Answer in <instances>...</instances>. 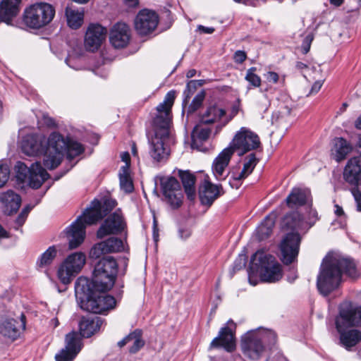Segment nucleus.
I'll use <instances>...</instances> for the list:
<instances>
[{
    "mask_svg": "<svg viewBox=\"0 0 361 361\" xmlns=\"http://www.w3.org/2000/svg\"><path fill=\"white\" fill-rule=\"evenodd\" d=\"M159 22L157 14L152 11L144 9L140 11L135 20V27L141 35H146L157 27Z\"/></svg>",
    "mask_w": 361,
    "mask_h": 361,
    "instance_id": "16",
    "label": "nucleus"
},
{
    "mask_svg": "<svg viewBox=\"0 0 361 361\" xmlns=\"http://www.w3.org/2000/svg\"><path fill=\"white\" fill-rule=\"evenodd\" d=\"M351 192L356 202L357 211L361 212V190L357 186H355L352 188Z\"/></svg>",
    "mask_w": 361,
    "mask_h": 361,
    "instance_id": "52",
    "label": "nucleus"
},
{
    "mask_svg": "<svg viewBox=\"0 0 361 361\" xmlns=\"http://www.w3.org/2000/svg\"><path fill=\"white\" fill-rule=\"evenodd\" d=\"M211 348H223L227 352L231 353L235 349V341L233 331L228 326L221 329L219 336L213 339Z\"/></svg>",
    "mask_w": 361,
    "mask_h": 361,
    "instance_id": "24",
    "label": "nucleus"
},
{
    "mask_svg": "<svg viewBox=\"0 0 361 361\" xmlns=\"http://www.w3.org/2000/svg\"><path fill=\"white\" fill-rule=\"evenodd\" d=\"M275 224L274 218L271 216H267L262 221L260 225L256 229V235L259 240L267 238L272 232Z\"/></svg>",
    "mask_w": 361,
    "mask_h": 361,
    "instance_id": "36",
    "label": "nucleus"
},
{
    "mask_svg": "<svg viewBox=\"0 0 361 361\" xmlns=\"http://www.w3.org/2000/svg\"><path fill=\"white\" fill-rule=\"evenodd\" d=\"M16 167L18 179L23 182L27 180L30 187L34 189L39 188L49 178V173L38 161L30 167L23 162H18Z\"/></svg>",
    "mask_w": 361,
    "mask_h": 361,
    "instance_id": "10",
    "label": "nucleus"
},
{
    "mask_svg": "<svg viewBox=\"0 0 361 361\" xmlns=\"http://www.w3.org/2000/svg\"><path fill=\"white\" fill-rule=\"evenodd\" d=\"M25 314H22L20 322L13 318L2 320L0 322V334L15 341L20 336L21 331L25 330Z\"/></svg>",
    "mask_w": 361,
    "mask_h": 361,
    "instance_id": "20",
    "label": "nucleus"
},
{
    "mask_svg": "<svg viewBox=\"0 0 361 361\" xmlns=\"http://www.w3.org/2000/svg\"><path fill=\"white\" fill-rule=\"evenodd\" d=\"M256 70L255 67H251L247 71L245 79L249 82L248 90L252 87H259L261 85L262 80L260 77L255 73Z\"/></svg>",
    "mask_w": 361,
    "mask_h": 361,
    "instance_id": "43",
    "label": "nucleus"
},
{
    "mask_svg": "<svg viewBox=\"0 0 361 361\" xmlns=\"http://www.w3.org/2000/svg\"><path fill=\"white\" fill-rule=\"evenodd\" d=\"M126 224L120 210L109 215L102 224L97 232L98 238H103L110 234H118L125 230Z\"/></svg>",
    "mask_w": 361,
    "mask_h": 361,
    "instance_id": "15",
    "label": "nucleus"
},
{
    "mask_svg": "<svg viewBox=\"0 0 361 361\" xmlns=\"http://www.w3.org/2000/svg\"><path fill=\"white\" fill-rule=\"evenodd\" d=\"M158 228H157V221L156 219H154L153 221V238L155 241H157L158 240Z\"/></svg>",
    "mask_w": 361,
    "mask_h": 361,
    "instance_id": "60",
    "label": "nucleus"
},
{
    "mask_svg": "<svg viewBox=\"0 0 361 361\" xmlns=\"http://www.w3.org/2000/svg\"><path fill=\"white\" fill-rule=\"evenodd\" d=\"M107 30L99 24L89 25L85 37V47L89 51H97L105 39Z\"/></svg>",
    "mask_w": 361,
    "mask_h": 361,
    "instance_id": "18",
    "label": "nucleus"
},
{
    "mask_svg": "<svg viewBox=\"0 0 361 361\" xmlns=\"http://www.w3.org/2000/svg\"><path fill=\"white\" fill-rule=\"evenodd\" d=\"M176 99V91L171 90L165 96L163 102L156 108L152 125L154 130V137L152 138L150 154L153 159L161 161L169 155V149L165 147L164 141L169 135V127L171 121V108Z\"/></svg>",
    "mask_w": 361,
    "mask_h": 361,
    "instance_id": "2",
    "label": "nucleus"
},
{
    "mask_svg": "<svg viewBox=\"0 0 361 361\" xmlns=\"http://www.w3.org/2000/svg\"><path fill=\"white\" fill-rule=\"evenodd\" d=\"M356 279L360 271L355 261L338 254H329L323 259L317 279V287L324 296L338 288L342 276Z\"/></svg>",
    "mask_w": 361,
    "mask_h": 361,
    "instance_id": "1",
    "label": "nucleus"
},
{
    "mask_svg": "<svg viewBox=\"0 0 361 361\" xmlns=\"http://www.w3.org/2000/svg\"><path fill=\"white\" fill-rule=\"evenodd\" d=\"M110 42L116 49L125 47L130 40V29L124 23H117L111 30Z\"/></svg>",
    "mask_w": 361,
    "mask_h": 361,
    "instance_id": "23",
    "label": "nucleus"
},
{
    "mask_svg": "<svg viewBox=\"0 0 361 361\" xmlns=\"http://www.w3.org/2000/svg\"><path fill=\"white\" fill-rule=\"evenodd\" d=\"M198 30L203 33L212 34L214 32V28L212 27H205L203 25H199Z\"/></svg>",
    "mask_w": 361,
    "mask_h": 361,
    "instance_id": "59",
    "label": "nucleus"
},
{
    "mask_svg": "<svg viewBox=\"0 0 361 361\" xmlns=\"http://www.w3.org/2000/svg\"><path fill=\"white\" fill-rule=\"evenodd\" d=\"M312 202L310 191L307 189L294 188L286 199L288 207L310 204Z\"/></svg>",
    "mask_w": 361,
    "mask_h": 361,
    "instance_id": "27",
    "label": "nucleus"
},
{
    "mask_svg": "<svg viewBox=\"0 0 361 361\" xmlns=\"http://www.w3.org/2000/svg\"><path fill=\"white\" fill-rule=\"evenodd\" d=\"M225 114L226 111L224 109L219 108L215 105L211 106L207 108L202 116L201 122L204 124L213 123L219 121Z\"/></svg>",
    "mask_w": 361,
    "mask_h": 361,
    "instance_id": "35",
    "label": "nucleus"
},
{
    "mask_svg": "<svg viewBox=\"0 0 361 361\" xmlns=\"http://www.w3.org/2000/svg\"><path fill=\"white\" fill-rule=\"evenodd\" d=\"M343 178L353 186L361 183V157H354L348 160L344 169Z\"/></svg>",
    "mask_w": 361,
    "mask_h": 361,
    "instance_id": "22",
    "label": "nucleus"
},
{
    "mask_svg": "<svg viewBox=\"0 0 361 361\" xmlns=\"http://www.w3.org/2000/svg\"><path fill=\"white\" fill-rule=\"evenodd\" d=\"M57 250L54 245L50 246L44 252H43L37 261V267L39 268H45L49 266L56 257Z\"/></svg>",
    "mask_w": 361,
    "mask_h": 361,
    "instance_id": "38",
    "label": "nucleus"
},
{
    "mask_svg": "<svg viewBox=\"0 0 361 361\" xmlns=\"http://www.w3.org/2000/svg\"><path fill=\"white\" fill-rule=\"evenodd\" d=\"M66 16L67 23L72 29L79 28L83 23V11L75 9L73 6L66 8Z\"/></svg>",
    "mask_w": 361,
    "mask_h": 361,
    "instance_id": "32",
    "label": "nucleus"
},
{
    "mask_svg": "<svg viewBox=\"0 0 361 361\" xmlns=\"http://www.w3.org/2000/svg\"><path fill=\"white\" fill-rule=\"evenodd\" d=\"M27 216L25 215V212H21L15 220L12 227L15 230H18L25 223Z\"/></svg>",
    "mask_w": 361,
    "mask_h": 361,
    "instance_id": "51",
    "label": "nucleus"
},
{
    "mask_svg": "<svg viewBox=\"0 0 361 361\" xmlns=\"http://www.w3.org/2000/svg\"><path fill=\"white\" fill-rule=\"evenodd\" d=\"M161 186L163 195L171 208L180 207L183 202V195L178 180L173 176L163 178L161 180Z\"/></svg>",
    "mask_w": 361,
    "mask_h": 361,
    "instance_id": "13",
    "label": "nucleus"
},
{
    "mask_svg": "<svg viewBox=\"0 0 361 361\" xmlns=\"http://www.w3.org/2000/svg\"><path fill=\"white\" fill-rule=\"evenodd\" d=\"M0 202L4 205L6 212L11 215L20 208L21 198L13 190H8L0 194Z\"/></svg>",
    "mask_w": 361,
    "mask_h": 361,
    "instance_id": "30",
    "label": "nucleus"
},
{
    "mask_svg": "<svg viewBox=\"0 0 361 361\" xmlns=\"http://www.w3.org/2000/svg\"><path fill=\"white\" fill-rule=\"evenodd\" d=\"M242 261V259H239V262H238V260H236L234 263V266H233V269L234 270H240L243 267H245V261L244 262H241Z\"/></svg>",
    "mask_w": 361,
    "mask_h": 361,
    "instance_id": "62",
    "label": "nucleus"
},
{
    "mask_svg": "<svg viewBox=\"0 0 361 361\" xmlns=\"http://www.w3.org/2000/svg\"><path fill=\"white\" fill-rule=\"evenodd\" d=\"M309 211L307 215V220L305 221L307 225V230L310 228L312 226L314 225L316 221L319 219L318 213L316 209L312 208V202L308 204Z\"/></svg>",
    "mask_w": 361,
    "mask_h": 361,
    "instance_id": "46",
    "label": "nucleus"
},
{
    "mask_svg": "<svg viewBox=\"0 0 361 361\" xmlns=\"http://www.w3.org/2000/svg\"><path fill=\"white\" fill-rule=\"evenodd\" d=\"M42 120L44 123L48 127L53 128L56 126L54 119L47 115H44Z\"/></svg>",
    "mask_w": 361,
    "mask_h": 361,
    "instance_id": "57",
    "label": "nucleus"
},
{
    "mask_svg": "<svg viewBox=\"0 0 361 361\" xmlns=\"http://www.w3.org/2000/svg\"><path fill=\"white\" fill-rule=\"evenodd\" d=\"M101 265H96L94 269L92 279L90 280L85 277H79L78 279H84L88 283V287L94 288L99 292H107L114 285L117 274L110 275L108 271L102 269Z\"/></svg>",
    "mask_w": 361,
    "mask_h": 361,
    "instance_id": "14",
    "label": "nucleus"
},
{
    "mask_svg": "<svg viewBox=\"0 0 361 361\" xmlns=\"http://www.w3.org/2000/svg\"><path fill=\"white\" fill-rule=\"evenodd\" d=\"M335 214L338 216H341L343 215L344 212H343V208L341 206L336 204L335 205Z\"/></svg>",
    "mask_w": 361,
    "mask_h": 361,
    "instance_id": "64",
    "label": "nucleus"
},
{
    "mask_svg": "<svg viewBox=\"0 0 361 361\" xmlns=\"http://www.w3.org/2000/svg\"><path fill=\"white\" fill-rule=\"evenodd\" d=\"M86 257L82 252L70 255L59 266L57 276L59 281L66 285L81 271L85 264Z\"/></svg>",
    "mask_w": 361,
    "mask_h": 361,
    "instance_id": "11",
    "label": "nucleus"
},
{
    "mask_svg": "<svg viewBox=\"0 0 361 361\" xmlns=\"http://www.w3.org/2000/svg\"><path fill=\"white\" fill-rule=\"evenodd\" d=\"M361 325V305L355 307L345 302L339 307V314L336 318V327L340 334V341L348 350L356 345L361 341V331L348 329Z\"/></svg>",
    "mask_w": 361,
    "mask_h": 361,
    "instance_id": "5",
    "label": "nucleus"
},
{
    "mask_svg": "<svg viewBox=\"0 0 361 361\" xmlns=\"http://www.w3.org/2000/svg\"><path fill=\"white\" fill-rule=\"evenodd\" d=\"M301 236L298 232L288 233L280 243L281 259L286 265L293 263L298 257Z\"/></svg>",
    "mask_w": 361,
    "mask_h": 361,
    "instance_id": "12",
    "label": "nucleus"
},
{
    "mask_svg": "<svg viewBox=\"0 0 361 361\" xmlns=\"http://www.w3.org/2000/svg\"><path fill=\"white\" fill-rule=\"evenodd\" d=\"M130 342V334H129L128 336H126L125 338H123L121 341L118 342V345L120 348H122Z\"/></svg>",
    "mask_w": 361,
    "mask_h": 361,
    "instance_id": "61",
    "label": "nucleus"
},
{
    "mask_svg": "<svg viewBox=\"0 0 361 361\" xmlns=\"http://www.w3.org/2000/svg\"><path fill=\"white\" fill-rule=\"evenodd\" d=\"M21 0H2L0 3V20L10 24L20 11Z\"/></svg>",
    "mask_w": 361,
    "mask_h": 361,
    "instance_id": "28",
    "label": "nucleus"
},
{
    "mask_svg": "<svg viewBox=\"0 0 361 361\" xmlns=\"http://www.w3.org/2000/svg\"><path fill=\"white\" fill-rule=\"evenodd\" d=\"M67 137L58 132L51 133L47 140H45V154L44 165L48 169H56L61 162L66 149H67Z\"/></svg>",
    "mask_w": 361,
    "mask_h": 361,
    "instance_id": "9",
    "label": "nucleus"
},
{
    "mask_svg": "<svg viewBox=\"0 0 361 361\" xmlns=\"http://www.w3.org/2000/svg\"><path fill=\"white\" fill-rule=\"evenodd\" d=\"M265 78L269 82L276 83L279 77L276 72L269 71L265 74Z\"/></svg>",
    "mask_w": 361,
    "mask_h": 361,
    "instance_id": "55",
    "label": "nucleus"
},
{
    "mask_svg": "<svg viewBox=\"0 0 361 361\" xmlns=\"http://www.w3.org/2000/svg\"><path fill=\"white\" fill-rule=\"evenodd\" d=\"M84 152L82 145L73 140L68 137L67 140V149H66L67 159L69 160L73 159L75 157L79 156Z\"/></svg>",
    "mask_w": 361,
    "mask_h": 361,
    "instance_id": "39",
    "label": "nucleus"
},
{
    "mask_svg": "<svg viewBox=\"0 0 361 361\" xmlns=\"http://www.w3.org/2000/svg\"><path fill=\"white\" fill-rule=\"evenodd\" d=\"M334 150L335 159L341 161L351 152L352 146L344 138L338 137L335 140Z\"/></svg>",
    "mask_w": 361,
    "mask_h": 361,
    "instance_id": "34",
    "label": "nucleus"
},
{
    "mask_svg": "<svg viewBox=\"0 0 361 361\" xmlns=\"http://www.w3.org/2000/svg\"><path fill=\"white\" fill-rule=\"evenodd\" d=\"M246 177V174H244L242 171L238 174L233 173V180L229 181V184L233 188H238L240 185V181L245 179Z\"/></svg>",
    "mask_w": 361,
    "mask_h": 361,
    "instance_id": "50",
    "label": "nucleus"
},
{
    "mask_svg": "<svg viewBox=\"0 0 361 361\" xmlns=\"http://www.w3.org/2000/svg\"><path fill=\"white\" fill-rule=\"evenodd\" d=\"M193 93L194 92L188 91L187 87L185 88V90H184V92H183V94L185 95V98L183 99V104H187L188 103L189 99Z\"/></svg>",
    "mask_w": 361,
    "mask_h": 361,
    "instance_id": "63",
    "label": "nucleus"
},
{
    "mask_svg": "<svg viewBox=\"0 0 361 361\" xmlns=\"http://www.w3.org/2000/svg\"><path fill=\"white\" fill-rule=\"evenodd\" d=\"M252 267L250 269H255L259 272L262 281L268 283H275L281 279L283 276L282 267L276 260L275 257L267 254L263 250H257L251 257ZM251 270L248 271L249 282L252 286L257 284L252 279Z\"/></svg>",
    "mask_w": 361,
    "mask_h": 361,
    "instance_id": "7",
    "label": "nucleus"
},
{
    "mask_svg": "<svg viewBox=\"0 0 361 361\" xmlns=\"http://www.w3.org/2000/svg\"><path fill=\"white\" fill-rule=\"evenodd\" d=\"M76 355H73L71 351L63 348L55 355V360L56 361H73Z\"/></svg>",
    "mask_w": 361,
    "mask_h": 361,
    "instance_id": "47",
    "label": "nucleus"
},
{
    "mask_svg": "<svg viewBox=\"0 0 361 361\" xmlns=\"http://www.w3.org/2000/svg\"><path fill=\"white\" fill-rule=\"evenodd\" d=\"M84 279H78L75 283L76 300L80 308L94 314H104L114 309L116 304L115 298L88 287Z\"/></svg>",
    "mask_w": 361,
    "mask_h": 361,
    "instance_id": "6",
    "label": "nucleus"
},
{
    "mask_svg": "<svg viewBox=\"0 0 361 361\" xmlns=\"http://www.w3.org/2000/svg\"><path fill=\"white\" fill-rule=\"evenodd\" d=\"M322 86V82L321 81H316L312 87L310 94L318 92L319 90L321 89Z\"/></svg>",
    "mask_w": 361,
    "mask_h": 361,
    "instance_id": "58",
    "label": "nucleus"
},
{
    "mask_svg": "<svg viewBox=\"0 0 361 361\" xmlns=\"http://www.w3.org/2000/svg\"><path fill=\"white\" fill-rule=\"evenodd\" d=\"M119 180L121 189L126 193H130L133 191L134 187L130 176L129 165H125L121 168Z\"/></svg>",
    "mask_w": 361,
    "mask_h": 361,
    "instance_id": "37",
    "label": "nucleus"
},
{
    "mask_svg": "<svg viewBox=\"0 0 361 361\" xmlns=\"http://www.w3.org/2000/svg\"><path fill=\"white\" fill-rule=\"evenodd\" d=\"M96 265H101L102 267V269L108 271L110 273L109 276H111L112 274H117L118 273L117 262L111 256L102 258Z\"/></svg>",
    "mask_w": 361,
    "mask_h": 361,
    "instance_id": "41",
    "label": "nucleus"
},
{
    "mask_svg": "<svg viewBox=\"0 0 361 361\" xmlns=\"http://www.w3.org/2000/svg\"><path fill=\"white\" fill-rule=\"evenodd\" d=\"M224 193L221 185H214L209 181H205L202 189L200 190V199L202 204L210 207Z\"/></svg>",
    "mask_w": 361,
    "mask_h": 361,
    "instance_id": "26",
    "label": "nucleus"
},
{
    "mask_svg": "<svg viewBox=\"0 0 361 361\" xmlns=\"http://www.w3.org/2000/svg\"><path fill=\"white\" fill-rule=\"evenodd\" d=\"M202 85V82L200 80H190L186 85V87L188 88V91L194 92L197 86Z\"/></svg>",
    "mask_w": 361,
    "mask_h": 361,
    "instance_id": "54",
    "label": "nucleus"
},
{
    "mask_svg": "<svg viewBox=\"0 0 361 361\" xmlns=\"http://www.w3.org/2000/svg\"><path fill=\"white\" fill-rule=\"evenodd\" d=\"M142 332L140 329H135L130 333V342H133L132 346L129 348L130 353H136L145 345V341L142 338Z\"/></svg>",
    "mask_w": 361,
    "mask_h": 361,
    "instance_id": "40",
    "label": "nucleus"
},
{
    "mask_svg": "<svg viewBox=\"0 0 361 361\" xmlns=\"http://www.w3.org/2000/svg\"><path fill=\"white\" fill-rule=\"evenodd\" d=\"M104 319L98 316L83 317L79 322L80 334L82 337L90 338L99 331Z\"/></svg>",
    "mask_w": 361,
    "mask_h": 361,
    "instance_id": "25",
    "label": "nucleus"
},
{
    "mask_svg": "<svg viewBox=\"0 0 361 361\" xmlns=\"http://www.w3.org/2000/svg\"><path fill=\"white\" fill-rule=\"evenodd\" d=\"M116 201L111 199L99 200L94 199L90 206L65 231L69 248L75 249L84 241L87 226L102 220L116 207Z\"/></svg>",
    "mask_w": 361,
    "mask_h": 361,
    "instance_id": "3",
    "label": "nucleus"
},
{
    "mask_svg": "<svg viewBox=\"0 0 361 361\" xmlns=\"http://www.w3.org/2000/svg\"><path fill=\"white\" fill-rule=\"evenodd\" d=\"M10 177V168L6 164H0V188L5 185Z\"/></svg>",
    "mask_w": 361,
    "mask_h": 361,
    "instance_id": "45",
    "label": "nucleus"
},
{
    "mask_svg": "<svg viewBox=\"0 0 361 361\" xmlns=\"http://www.w3.org/2000/svg\"><path fill=\"white\" fill-rule=\"evenodd\" d=\"M313 39L314 36L312 33L308 34L304 38L301 45V51L303 54H307L309 52Z\"/></svg>",
    "mask_w": 361,
    "mask_h": 361,
    "instance_id": "49",
    "label": "nucleus"
},
{
    "mask_svg": "<svg viewBox=\"0 0 361 361\" xmlns=\"http://www.w3.org/2000/svg\"><path fill=\"white\" fill-rule=\"evenodd\" d=\"M245 160L246 161L243 164V167L245 168V170H247L248 172L252 173L258 161V159L256 158L255 154V153L250 154L245 158Z\"/></svg>",
    "mask_w": 361,
    "mask_h": 361,
    "instance_id": "48",
    "label": "nucleus"
},
{
    "mask_svg": "<svg viewBox=\"0 0 361 361\" xmlns=\"http://www.w3.org/2000/svg\"><path fill=\"white\" fill-rule=\"evenodd\" d=\"M241 348L244 355L252 360H257L264 350L262 341L253 335L242 338Z\"/></svg>",
    "mask_w": 361,
    "mask_h": 361,
    "instance_id": "21",
    "label": "nucleus"
},
{
    "mask_svg": "<svg viewBox=\"0 0 361 361\" xmlns=\"http://www.w3.org/2000/svg\"><path fill=\"white\" fill-rule=\"evenodd\" d=\"M81 336L76 331H72L66 336V350L71 351L73 355H77L82 348Z\"/></svg>",
    "mask_w": 361,
    "mask_h": 361,
    "instance_id": "33",
    "label": "nucleus"
},
{
    "mask_svg": "<svg viewBox=\"0 0 361 361\" xmlns=\"http://www.w3.org/2000/svg\"><path fill=\"white\" fill-rule=\"evenodd\" d=\"M22 152L28 156L45 154V137L41 135H25L20 144Z\"/></svg>",
    "mask_w": 361,
    "mask_h": 361,
    "instance_id": "17",
    "label": "nucleus"
},
{
    "mask_svg": "<svg viewBox=\"0 0 361 361\" xmlns=\"http://www.w3.org/2000/svg\"><path fill=\"white\" fill-rule=\"evenodd\" d=\"M205 97L204 91L199 92L192 99L188 109V114H192L196 111L202 104Z\"/></svg>",
    "mask_w": 361,
    "mask_h": 361,
    "instance_id": "44",
    "label": "nucleus"
},
{
    "mask_svg": "<svg viewBox=\"0 0 361 361\" xmlns=\"http://www.w3.org/2000/svg\"><path fill=\"white\" fill-rule=\"evenodd\" d=\"M55 16L54 7L46 2H37L27 7L23 13V22L32 29H40L49 24Z\"/></svg>",
    "mask_w": 361,
    "mask_h": 361,
    "instance_id": "8",
    "label": "nucleus"
},
{
    "mask_svg": "<svg viewBox=\"0 0 361 361\" xmlns=\"http://www.w3.org/2000/svg\"><path fill=\"white\" fill-rule=\"evenodd\" d=\"M284 230L307 231V225L302 215L295 211L287 213L281 221Z\"/></svg>",
    "mask_w": 361,
    "mask_h": 361,
    "instance_id": "29",
    "label": "nucleus"
},
{
    "mask_svg": "<svg viewBox=\"0 0 361 361\" xmlns=\"http://www.w3.org/2000/svg\"><path fill=\"white\" fill-rule=\"evenodd\" d=\"M247 59V54L244 51L238 50L234 53L233 60L236 63H242Z\"/></svg>",
    "mask_w": 361,
    "mask_h": 361,
    "instance_id": "53",
    "label": "nucleus"
},
{
    "mask_svg": "<svg viewBox=\"0 0 361 361\" xmlns=\"http://www.w3.org/2000/svg\"><path fill=\"white\" fill-rule=\"evenodd\" d=\"M261 145L259 136L251 130L242 127L235 135L231 145L225 148L214 159L212 171L216 179H224V173L228 166L235 150L239 156L258 149Z\"/></svg>",
    "mask_w": 361,
    "mask_h": 361,
    "instance_id": "4",
    "label": "nucleus"
},
{
    "mask_svg": "<svg viewBox=\"0 0 361 361\" xmlns=\"http://www.w3.org/2000/svg\"><path fill=\"white\" fill-rule=\"evenodd\" d=\"M123 250L122 240L116 237H111L106 240L95 244L90 252V257L92 259L101 257L103 255L118 252Z\"/></svg>",
    "mask_w": 361,
    "mask_h": 361,
    "instance_id": "19",
    "label": "nucleus"
},
{
    "mask_svg": "<svg viewBox=\"0 0 361 361\" xmlns=\"http://www.w3.org/2000/svg\"><path fill=\"white\" fill-rule=\"evenodd\" d=\"M211 134V130L208 128H196L193 131L191 147L198 148L197 145V140L200 142L207 140Z\"/></svg>",
    "mask_w": 361,
    "mask_h": 361,
    "instance_id": "42",
    "label": "nucleus"
},
{
    "mask_svg": "<svg viewBox=\"0 0 361 361\" xmlns=\"http://www.w3.org/2000/svg\"><path fill=\"white\" fill-rule=\"evenodd\" d=\"M191 235V231L188 228H180L178 229V236L182 240H186Z\"/></svg>",
    "mask_w": 361,
    "mask_h": 361,
    "instance_id": "56",
    "label": "nucleus"
},
{
    "mask_svg": "<svg viewBox=\"0 0 361 361\" xmlns=\"http://www.w3.org/2000/svg\"><path fill=\"white\" fill-rule=\"evenodd\" d=\"M179 176L181 179L185 192L190 200L195 198L196 192L195 188V176L188 171H180Z\"/></svg>",
    "mask_w": 361,
    "mask_h": 361,
    "instance_id": "31",
    "label": "nucleus"
}]
</instances>
